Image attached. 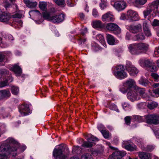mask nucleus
I'll list each match as a JSON object with an SVG mask.
<instances>
[{
    "label": "nucleus",
    "mask_w": 159,
    "mask_h": 159,
    "mask_svg": "<svg viewBox=\"0 0 159 159\" xmlns=\"http://www.w3.org/2000/svg\"><path fill=\"white\" fill-rule=\"evenodd\" d=\"M55 2L59 6L63 5L65 3L64 0H55Z\"/></svg>",
    "instance_id": "obj_59"
},
{
    "label": "nucleus",
    "mask_w": 159,
    "mask_h": 159,
    "mask_svg": "<svg viewBox=\"0 0 159 159\" xmlns=\"http://www.w3.org/2000/svg\"><path fill=\"white\" fill-rule=\"evenodd\" d=\"M80 148L79 146H74L73 148L72 149V152L73 153H77L79 152L80 151Z\"/></svg>",
    "instance_id": "obj_52"
},
{
    "label": "nucleus",
    "mask_w": 159,
    "mask_h": 159,
    "mask_svg": "<svg viewBox=\"0 0 159 159\" xmlns=\"http://www.w3.org/2000/svg\"><path fill=\"white\" fill-rule=\"evenodd\" d=\"M142 30V25L140 24L136 25H131L129 27V31L134 34L140 32Z\"/></svg>",
    "instance_id": "obj_15"
},
{
    "label": "nucleus",
    "mask_w": 159,
    "mask_h": 159,
    "mask_svg": "<svg viewBox=\"0 0 159 159\" xmlns=\"http://www.w3.org/2000/svg\"><path fill=\"white\" fill-rule=\"evenodd\" d=\"M119 91L123 93H125L127 92V89L124 86V83L122 85H120L119 86Z\"/></svg>",
    "instance_id": "obj_44"
},
{
    "label": "nucleus",
    "mask_w": 159,
    "mask_h": 159,
    "mask_svg": "<svg viewBox=\"0 0 159 159\" xmlns=\"http://www.w3.org/2000/svg\"><path fill=\"white\" fill-rule=\"evenodd\" d=\"M147 122L150 124L157 125L159 124V116L156 114L150 115L147 116Z\"/></svg>",
    "instance_id": "obj_8"
},
{
    "label": "nucleus",
    "mask_w": 159,
    "mask_h": 159,
    "mask_svg": "<svg viewBox=\"0 0 159 159\" xmlns=\"http://www.w3.org/2000/svg\"><path fill=\"white\" fill-rule=\"evenodd\" d=\"M139 63L141 66L143 67H150L154 64L152 60L146 59H140L139 61Z\"/></svg>",
    "instance_id": "obj_10"
},
{
    "label": "nucleus",
    "mask_w": 159,
    "mask_h": 159,
    "mask_svg": "<svg viewBox=\"0 0 159 159\" xmlns=\"http://www.w3.org/2000/svg\"><path fill=\"white\" fill-rule=\"evenodd\" d=\"M3 149H0V159H8L9 158V156L11 155L13 157L16 156V148H14V150H11V148L7 149L5 147L2 148Z\"/></svg>",
    "instance_id": "obj_4"
},
{
    "label": "nucleus",
    "mask_w": 159,
    "mask_h": 159,
    "mask_svg": "<svg viewBox=\"0 0 159 159\" xmlns=\"http://www.w3.org/2000/svg\"><path fill=\"white\" fill-rule=\"evenodd\" d=\"M78 1V0H68L67 4L70 7H73L75 4L73 3L74 2H75Z\"/></svg>",
    "instance_id": "obj_58"
},
{
    "label": "nucleus",
    "mask_w": 159,
    "mask_h": 159,
    "mask_svg": "<svg viewBox=\"0 0 159 159\" xmlns=\"http://www.w3.org/2000/svg\"><path fill=\"white\" fill-rule=\"evenodd\" d=\"M98 130L101 132V133H104V130L106 129L104 126L102 124H98Z\"/></svg>",
    "instance_id": "obj_48"
},
{
    "label": "nucleus",
    "mask_w": 159,
    "mask_h": 159,
    "mask_svg": "<svg viewBox=\"0 0 159 159\" xmlns=\"http://www.w3.org/2000/svg\"><path fill=\"white\" fill-rule=\"evenodd\" d=\"M69 150L68 148L62 144L56 146L53 152V156L55 159H67Z\"/></svg>",
    "instance_id": "obj_1"
},
{
    "label": "nucleus",
    "mask_w": 159,
    "mask_h": 159,
    "mask_svg": "<svg viewBox=\"0 0 159 159\" xmlns=\"http://www.w3.org/2000/svg\"><path fill=\"white\" fill-rule=\"evenodd\" d=\"M152 87L154 88H157V89L153 90L154 93L156 94L159 95V83H154L152 85Z\"/></svg>",
    "instance_id": "obj_42"
},
{
    "label": "nucleus",
    "mask_w": 159,
    "mask_h": 159,
    "mask_svg": "<svg viewBox=\"0 0 159 159\" xmlns=\"http://www.w3.org/2000/svg\"><path fill=\"white\" fill-rule=\"evenodd\" d=\"M139 84L144 86H147L148 83V81L146 79L141 78L139 81Z\"/></svg>",
    "instance_id": "obj_38"
},
{
    "label": "nucleus",
    "mask_w": 159,
    "mask_h": 159,
    "mask_svg": "<svg viewBox=\"0 0 159 159\" xmlns=\"http://www.w3.org/2000/svg\"><path fill=\"white\" fill-rule=\"evenodd\" d=\"M3 5L6 9L11 7V4L5 1H3Z\"/></svg>",
    "instance_id": "obj_61"
},
{
    "label": "nucleus",
    "mask_w": 159,
    "mask_h": 159,
    "mask_svg": "<svg viewBox=\"0 0 159 159\" xmlns=\"http://www.w3.org/2000/svg\"><path fill=\"white\" fill-rule=\"evenodd\" d=\"M93 26L95 28H103L105 26V24L99 20H95L93 22Z\"/></svg>",
    "instance_id": "obj_21"
},
{
    "label": "nucleus",
    "mask_w": 159,
    "mask_h": 159,
    "mask_svg": "<svg viewBox=\"0 0 159 159\" xmlns=\"http://www.w3.org/2000/svg\"><path fill=\"white\" fill-rule=\"evenodd\" d=\"M87 29L86 27L83 28L80 30V35L84 36L87 33Z\"/></svg>",
    "instance_id": "obj_56"
},
{
    "label": "nucleus",
    "mask_w": 159,
    "mask_h": 159,
    "mask_svg": "<svg viewBox=\"0 0 159 159\" xmlns=\"http://www.w3.org/2000/svg\"><path fill=\"white\" fill-rule=\"evenodd\" d=\"M127 15L131 21H136L138 20V15L136 11L129 10L127 12Z\"/></svg>",
    "instance_id": "obj_13"
},
{
    "label": "nucleus",
    "mask_w": 159,
    "mask_h": 159,
    "mask_svg": "<svg viewBox=\"0 0 159 159\" xmlns=\"http://www.w3.org/2000/svg\"><path fill=\"white\" fill-rule=\"evenodd\" d=\"M138 153L140 159H152L151 155L149 153L144 152H139Z\"/></svg>",
    "instance_id": "obj_20"
},
{
    "label": "nucleus",
    "mask_w": 159,
    "mask_h": 159,
    "mask_svg": "<svg viewBox=\"0 0 159 159\" xmlns=\"http://www.w3.org/2000/svg\"><path fill=\"white\" fill-rule=\"evenodd\" d=\"M128 71L131 76H135L138 73L139 71L134 66L133 68L131 69Z\"/></svg>",
    "instance_id": "obj_27"
},
{
    "label": "nucleus",
    "mask_w": 159,
    "mask_h": 159,
    "mask_svg": "<svg viewBox=\"0 0 159 159\" xmlns=\"http://www.w3.org/2000/svg\"><path fill=\"white\" fill-rule=\"evenodd\" d=\"M10 70L13 71L16 76H20L22 73V70L17 64H15L9 68Z\"/></svg>",
    "instance_id": "obj_14"
},
{
    "label": "nucleus",
    "mask_w": 159,
    "mask_h": 159,
    "mask_svg": "<svg viewBox=\"0 0 159 159\" xmlns=\"http://www.w3.org/2000/svg\"><path fill=\"white\" fill-rule=\"evenodd\" d=\"M127 98L131 101L138 100L139 99L138 94L137 93L135 89L134 90H131L127 93Z\"/></svg>",
    "instance_id": "obj_12"
},
{
    "label": "nucleus",
    "mask_w": 159,
    "mask_h": 159,
    "mask_svg": "<svg viewBox=\"0 0 159 159\" xmlns=\"http://www.w3.org/2000/svg\"><path fill=\"white\" fill-rule=\"evenodd\" d=\"M118 43V40H116L112 36L110 35V45H114L115 43Z\"/></svg>",
    "instance_id": "obj_47"
},
{
    "label": "nucleus",
    "mask_w": 159,
    "mask_h": 159,
    "mask_svg": "<svg viewBox=\"0 0 159 159\" xmlns=\"http://www.w3.org/2000/svg\"><path fill=\"white\" fill-rule=\"evenodd\" d=\"M125 123L128 125H129L130 123V117L129 116L125 117Z\"/></svg>",
    "instance_id": "obj_55"
},
{
    "label": "nucleus",
    "mask_w": 159,
    "mask_h": 159,
    "mask_svg": "<svg viewBox=\"0 0 159 159\" xmlns=\"http://www.w3.org/2000/svg\"><path fill=\"white\" fill-rule=\"evenodd\" d=\"M43 16L45 19L54 23H57L62 22L65 19V16L61 13L52 16L50 13L45 12L43 13Z\"/></svg>",
    "instance_id": "obj_2"
},
{
    "label": "nucleus",
    "mask_w": 159,
    "mask_h": 159,
    "mask_svg": "<svg viewBox=\"0 0 159 159\" xmlns=\"http://www.w3.org/2000/svg\"><path fill=\"white\" fill-rule=\"evenodd\" d=\"M104 131H105V132H104V133H102L103 136L105 138H108L109 136L108 131V130H107L106 129L104 130Z\"/></svg>",
    "instance_id": "obj_63"
},
{
    "label": "nucleus",
    "mask_w": 159,
    "mask_h": 159,
    "mask_svg": "<svg viewBox=\"0 0 159 159\" xmlns=\"http://www.w3.org/2000/svg\"><path fill=\"white\" fill-rule=\"evenodd\" d=\"M125 148L129 151H133L136 150V146L134 144H128L125 146Z\"/></svg>",
    "instance_id": "obj_25"
},
{
    "label": "nucleus",
    "mask_w": 159,
    "mask_h": 159,
    "mask_svg": "<svg viewBox=\"0 0 159 159\" xmlns=\"http://www.w3.org/2000/svg\"><path fill=\"white\" fill-rule=\"evenodd\" d=\"M152 25L154 26H159V20L156 19H154L152 23Z\"/></svg>",
    "instance_id": "obj_64"
},
{
    "label": "nucleus",
    "mask_w": 159,
    "mask_h": 159,
    "mask_svg": "<svg viewBox=\"0 0 159 159\" xmlns=\"http://www.w3.org/2000/svg\"><path fill=\"white\" fill-rule=\"evenodd\" d=\"M92 15L95 17L98 16L99 14L98 12L96 9H93V10Z\"/></svg>",
    "instance_id": "obj_62"
},
{
    "label": "nucleus",
    "mask_w": 159,
    "mask_h": 159,
    "mask_svg": "<svg viewBox=\"0 0 159 159\" xmlns=\"http://www.w3.org/2000/svg\"><path fill=\"white\" fill-rule=\"evenodd\" d=\"M158 105V104L155 102H152L148 103V107L150 109H152L157 107Z\"/></svg>",
    "instance_id": "obj_34"
},
{
    "label": "nucleus",
    "mask_w": 159,
    "mask_h": 159,
    "mask_svg": "<svg viewBox=\"0 0 159 159\" xmlns=\"http://www.w3.org/2000/svg\"><path fill=\"white\" fill-rule=\"evenodd\" d=\"M108 6L106 2L105 1H102L100 4V7L102 10L106 9Z\"/></svg>",
    "instance_id": "obj_51"
},
{
    "label": "nucleus",
    "mask_w": 159,
    "mask_h": 159,
    "mask_svg": "<svg viewBox=\"0 0 159 159\" xmlns=\"http://www.w3.org/2000/svg\"><path fill=\"white\" fill-rule=\"evenodd\" d=\"M7 85V80H6L3 81H1L0 82V87L2 88L6 86Z\"/></svg>",
    "instance_id": "obj_60"
},
{
    "label": "nucleus",
    "mask_w": 159,
    "mask_h": 159,
    "mask_svg": "<svg viewBox=\"0 0 159 159\" xmlns=\"http://www.w3.org/2000/svg\"><path fill=\"white\" fill-rule=\"evenodd\" d=\"M152 12V9L151 8H147L143 11V14L145 17L149 15Z\"/></svg>",
    "instance_id": "obj_41"
},
{
    "label": "nucleus",
    "mask_w": 159,
    "mask_h": 159,
    "mask_svg": "<svg viewBox=\"0 0 159 159\" xmlns=\"http://www.w3.org/2000/svg\"><path fill=\"white\" fill-rule=\"evenodd\" d=\"M11 17L10 15L6 13H3L0 15V21L7 23Z\"/></svg>",
    "instance_id": "obj_18"
},
{
    "label": "nucleus",
    "mask_w": 159,
    "mask_h": 159,
    "mask_svg": "<svg viewBox=\"0 0 159 159\" xmlns=\"http://www.w3.org/2000/svg\"><path fill=\"white\" fill-rule=\"evenodd\" d=\"M110 148L115 150V151L112 153L111 159H122V157L126 155V153L125 152L118 151L117 148L110 146Z\"/></svg>",
    "instance_id": "obj_6"
},
{
    "label": "nucleus",
    "mask_w": 159,
    "mask_h": 159,
    "mask_svg": "<svg viewBox=\"0 0 159 159\" xmlns=\"http://www.w3.org/2000/svg\"><path fill=\"white\" fill-rule=\"evenodd\" d=\"M19 111L22 116H26L30 113V111L28 105H21L19 107Z\"/></svg>",
    "instance_id": "obj_11"
},
{
    "label": "nucleus",
    "mask_w": 159,
    "mask_h": 159,
    "mask_svg": "<svg viewBox=\"0 0 159 159\" xmlns=\"http://www.w3.org/2000/svg\"><path fill=\"white\" fill-rule=\"evenodd\" d=\"M10 91L7 89H4L0 90V100H6L8 98L11 96Z\"/></svg>",
    "instance_id": "obj_16"
},
{
    "label": "nucleus",
    "mask_w": 159,
    "mask_h": 159,
    "mask_svg": "<svg viewBox=\"0 0 159 159\" xmlns=\"http://www.w3.org/2000/svg\"><path fill=\"white\" fill-rule=\"evenodd\" d=\"M86 137H87L86 138L88 141L84 142L82 145V146L84 147H91L92 146L93 144L92 143L89 142L90 141H98L99 140L97 138L94 137L91 134H87Z\"/></svg>",
    "instance_id": "obj_9"
},
{
    "label": "nucleus",
    "mask_w": 159,
    "mask_h": 159,
    "mask_svg": "<svg viewBox=\"0 0 159 159\" xmlns=\"http://www.w3.org/2000/svg\"><path fill=\"white\" fill-rule=\"evenodd\" d=\"M135 89L137 93L139 94L140 96H143L145 93V90L144 89L138 87H135Z\"/></svg>",
    "instance_id": "obj_26"
},
{
    "label": "nucleus",
    "mask_w": 159,
    "mask_h": 159,
    "mask_svg": "<svg viewBox=\"0 0 159 159\" xmlns=\"http://www.w3.org/2000/svg\"><path fill=\"white\" fill-rule=\"evenodd\" d=\"M19 91V88L15 86H13L11 88V92L12 94L17 95L18 94Z\"/></svg>",
    "instance_id": "obj_46"
},
{
    "label": "nucleus",
    "mask_w": 159,
    "mask_h": 159,
    "mask_svg": "<svg viewBox=\"0 0 159 159\" xmlns=\"http://www.w3.org/2000/svg\"><path fill=\"white\" fill-rule=\"evenodd\" d=\"M122 106L123 108L125 110H128L130 109L131 107L128 103L124 102L122 103Z\"/></svg>",
    "instance_id": "obj_40"
},
{
    "label": "nucleus",
    "mask_w": 159,
    "mask_h": 159,
    "mask_svg": "<svg viewBox=\"0 0 159 159\" xmlns=\"http://www.w3.org/2000/svg\"><path fill=\"white\" fill-rule=\"evenodd\" d=\"M112 70L113 74L118 79H123L128 76V75L125 70L123 65H117L116 66L113 67Z\"/></svg>",
    "instance_id": "obj_3"
},
{
    "label": "nucleus",
    "mask_w": 159,
    "mask_h": 159,
    "mask_svg": "<svg viewBox=\"0 0 159 159\" xmlns=\"http://www.w3.org/2000/svg\"><path fill=\"white\" fill-rule=\"evenodd\" d=\"M110 31H114L116 34H119L120 33V29L117 25L113 23H110Z\"/></svg>",
    "instance_id": "obj_19"
},
{
    "label": "nucleus",
    "mask_w": 159,
    "mask_h": 159,
    "mask_svg": "<svg viewBox=\"0 0 159 159\" xmlns=\"http://www.w3.org/2000/svg\"><path fill=\"white\" fill-rule=\"evenodd\" d=\"M147 0H136L135 3L138 5H143L147 2Z\"/></svg>",
    "instance_id": "obj_49"
},
{
    "label": "nucleus",
    "mask_w": 159,
    "mask_h": 159,
    "mask_svg": "<svg viewBox=\"0 0 159 159\" xmlns=\"http://www.w3.org/2000/svg\"><path fill=\"white\" fill-rule=\"evenodd\" d=\"M17 143V142L13 138H9L3 143V144L1 148L5 147L7 149L8 148L9 149L11 148V150H14V148H16L17 152L18 148Z\"/></svg>",
    "instance_id": "obj_5"
},
{
    "label": "nucleus",
    "mask_w": 159,
    "mask_h": 159,
    "mask_svg": "<svg viewBox=\"0 0 159 159\" xmlns=\"http://www.w3.org/2000/svg\"><path fill=\"white\" fill-rule=\"evenodd\" d=\"M110 109L115 111L117 112H119V111L117 106L114 104H112L110 105Z\"/></svg>",
    "instance_id": "obj_53"
},
{
    "label": "nucleus",
    "mask_w": 159,
    "mask_h": 159,
    "mask_svg": "<svg viewBox=\"0 0 159 159\" xmlns=\"http://www.w3.org/2000/svg\"><path fill=\"white\" fill-rule=\"evenodd\" d=\"M138 49L139 50H147L149 49V45L145 43H138Z\"/></svg>",
    "instance_id": "obj_24"
},
{
    "label": "nucleus",
    "mask_w": 159,
    "mask_h": 159,
    "mask_svg": "<svg viewBox=\"0 0 159 159\" xmlns=\"http://www.w3.org/2000/svg\"><path fill=\"white\" fill-rule=\"evenodd\" d=\"M134 66L133 65L132 63L130 61H126V65L125 66V68L128 71L129 70L133 68Z\"/></svg>",
    "instance_id": "obj_37"
},
{
    "label": "nucleus",
    "mask_w": 159,
    "mask_h": 159,
    "mask_svg": "<svg viewBox=\"0 0 159 159\" xmlns=\"http://www.w3.org/2000/svg\"><path fill=\"white\" fill-rule=\"evenodd\" d=\"M138 43H132L129 44L128 46V48L129 50H133L136 49H138Z\"/></svg>",
    "instance_id": "obj_43"
},
{
    "label": "nucleus",
    "mask_w": 159,
    "mask_h": 159,
    "mask_svg": "<svg viewBox=\"0 0 159 159\" xmlns=\"http://www.w3.org/2000/svg\"><path fill=\"white\" fill-rule=\"evenodd\" d=\"M102 20L105 23L108 22L109 21V12L105 13L102 15Z\"/></svg>",
    "instance_id": "obj_30"
},
{
    "label": "nucleus",
    "mask_w": 159,
    "mask_h": 159,
    "mask_svg": "<svg viewBox=\"0 0 159 159\" xmlns=\"http://www.w3.org/2000/svg\"><path fill=\"white\" fill-rule=\"evenodd\" d=\"M155 148V146L153 145H148L145 148H143L142 149L148 152L153 151Z\"/></svg>",
    "instance_id": "obj_39"
},
{
    "label": "nucleus",
    "mask_w": 159,
    "mask_h": 159,
    "mask_svg": "<svg viewBox=\"0 0 159 159\" xmlns=\"http://www.w3.org/2000/svg\"><path fill=\"white\" fill-rule=\"evenodd\" d=\"M111 4L118 11L123 10L126 7V2L123 0L111 1Z\"/></svg>",
    "instance_id": "obj_7"
},
{
    "label": "nucleus",
    "mask_w": 159,
    "mask_h": 159,
    "mask_svg": "<svg viewBox=\"0 0 159 159\" xmlns=\"http://www.w3.org/2000/svg\"><path fill=\"white\" fill-rule=\"evenodd\" d=\"M96 39L97 40L101 43L104 46H106V44L104 42V37L102 34H97L96 36Z\"/></svg>",
    "instance_id": "obj_28"
},
{
    "label": "nucleus",
    "mask_w": 159,
    "mask_h": 159,
    "mask_svg": "<svg viewBox=\"0 0 159 159\" xmlns=\"http://www.w3.org/2000/svg\"><path fill=\"white\" fill-rule=\"evenodd\" d=\"M81 159H93L92 155L89 153H87L83 154L81 158Z\"/></svg>",
    "instance_id": "obj_45"
},
{
    "label": "nucleus",
    "mask_w": 159,
    "mask_h": 159,
    "mask_svg": "<svg viewBox=\"0 0 159 159\" xmlns=\"http://www.w3.org/2000/svg\"><path fill=\"white\" fill-rule=\"evenodd\" d=\"M23 1L26 6L30 8H34L37 5V3L35 2H32L30 0H23Z\"/></svg>",
    "instance_id": "obj_22"
},
{
    "label": "nucleus",
    "mask_w": 159,
    "mask_h": 159,
    "mask_svg": "<svg viewBox=\"0 0 159 159\" xmlns=\"http://www.w3.org/2000/svg\"><path fill=\"white\" fill-rule=\"evenodd\" d=\"M151 76L153 77L155 81H159V75L157 74L152 73Z\"/></svg>",
    "instance_id": "obj_54"
},
{
    "label": "nucleus",
    "mask_w": 159,
    "mask_h": 159,
    "mask_svg": "<svg viewBox=\"0 0 159 159\" xmlns=\"http://www.w3.org/2000/svg\"><path fill=\"white\" fill-rule=\"evenodd\" d=\"M47 2H40L39 7L40 8L42 11H44L45 12H47L46 11L47 8Z\"/></svg>",
    "instance_id": "obj_35"
},
{
    "label": "nucleus",
    "mask_w": 159,
    "mask_h": 159,
    "mask_svg": "<svg viewBox=\"0 0 159 159\" xmlns=\"http://www.w3.org/2000/svg\"><path fill=\"white\" fill-rule=\"evenodd\" d=\"M9 74V72L5 69H0V77L1 78L6 77L7 75Z\"/></svg>",
    "instance_id": "obj_32"
},
{
    "label": "nucleus",
    "mask_w": 159,
    "mask_h": 159,
    "mask_svg": "<svg viewBox=\"0 0 159 159\" xmlns=\"http://www.w3.org/2000/svg\"><path fill=\"white\" fill-rule=\"evenodd\" d=\"M136 83L133 79H128L124 82V86L128 89L134 87Z\"/></svg>",
    "instance_id": "obj_17"
},
{
    "label": "nucleus",
    "mask_w": 159,
    "mask_h": 159,
    "mask_svg": "<svg viewBox=\"0 0 159 159\" xmlns=\"http://www.w3.org/2000/svg\"><path fill=\"white\" fill-rule=\"evenodd\" d=\"M145 37L143 33H141L135 35L134 37L135 40L141 41L144 39Z\"/></svg>",
    "instance_id": "obj_29"
},
{
    "label": "nucleus",
    "mask_w": 159,
    "mask_h": 159,
    "mask_svg": "<svg viewBox=\"0 0 159 159\" xmlns=\"http://www.w3.org/2000/svg\"><path fill=\"white\" fill-rule=\"evenodd\" d=\"M132 119L134 121L141 122L143 121V117L139 116L134 115L132 116Z\"/></svg>",
    "instance_id": "obj_31"
},
{
    "label": "nucleus",
    "mask_w": 159,
    "mask_h": 159,
    "mask_svg": "<svg viewBox=\"0 0 159 159\" xmlns=\"http://www.w3.org/2000/svg\"><path fill=\"white\" fill-rule=\"evenodd\" d=\"M6 79V80H7V82L9 81L10 82H11L13 80V78L11 75V74H8V75H7L6 77L5 78Z\"/></svg>",
    "instance_id": "obj_57"
},
{
    "label": "nucleus",
    "mask_w": 159,
    "mask_h": 159,
    "mask_svg": "<svg viewBox=\"0 0 159 159\" xmlns=\"http://www.w3.org/2000/svg\"><path fill=\"white\" fill-rule=\"evenodd\" d=\"M159 5V0H156L154 1L151 3V6L154 7V8H156L157 10L158 8V5Z\"/></svg>",
    "instance_id": "obj_50"
},
{
    "label": "nucleus",
    "mask_w": 159,
    "mask_h": 159,
    "mask_svg": "<svg viewBox=\"0 0 159 159\" xmlns=\"http://www.w3.org/2000/svg\"><path fill=\"white\" fill-rule=\"evenodd\" d=\"M77 40L79 44L80 45H82L85 43L87 41V39L82 37V36L80 35L78 36V38L77 39Z\"/></svg>",
    "instance_id": "obj_33"
},
{
    "label": "nucleus",
    "mask_w": 159,
    "mask_h": 159,
    "mask_svg": "<svg viewBox=\"0 0 159 159\" xmlns=\"http://www.w3.org/2000/svg\"><path fill=\"white\" fill-rule=\"evenodd\" d=\"M146 50H143L141 51V50H129V52L132 55H138L141 53H146Z\"/></svg>",
    "instance_id": "obj_36"
},
{
    "label": "nucleus",
    "mask_w": 159,
    "mask_h": 159,
    "mask_svg": "<svg viewBox=\"0 0 159 159\" xmlns=\"http://www.w3.org/2000/svg\"><path fill=\"white\" fill-rule=\"evenodd\" d=\"M133 139L136 142V144L142 149L144 146L143 139L139 137H134Z\"/></svg>",
    "instance_id": "obj_23"
}]
</instances>
